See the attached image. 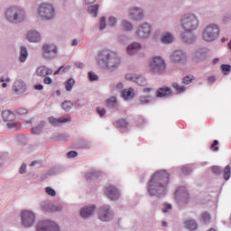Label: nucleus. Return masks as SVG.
Segmentation results:
<instances>
[{"mask_svg":"<svg viewBox=\"0 0 231 231\" xmlns=\"http://www.w3.org/2000/svg\"><path fill=\"white\" fill-rule=\"evenodd\" d=\"M53 174H56L55 169L49 170L46 173L42 175V180H46L48 176H53Z\"/></svg>","mask_w":231,"mask_h":231,"instance_id":"obj_52","label":"nucleus"},{"mask_svg":"<svg viewBox=\"0 0 231 231\" xmlns=\"http://www.w3.org/2000/svg\"><path fill=\"white\" fill-rule=\"evenodd\" d=\"M98 8H100L98 5L89 6L88 9V14L92 15V17H97V15H98Z\"/></svg>","mask_w":231,"mask_h":231,"instance_id":"obj_37","label":"nucleus"},{"mask_svg":"<svg viewBox=\"0 0 231 231\" xmlns=\"http://www.w3.org/2000/svg\"><path fill=\"white\" fill-rule=\"evenodd\" d=\"M150 71L155 75H162L167 69L165 60L160 56H155L150 60Z\"/></svg>","mask_w":231,"mask_h":231,"instance_id":"obj_9","label":"nucleus"},{"mask_svg":"<svg viewBox=\"0 0 231 231\" xmlns=\"http://www.w3.org/2000/svg\"><path fill=\"white\" fill-rule=\"evenodd\" d=\"M67 122H71V117H49V123L51 124V125H53L54 127H58V125H60V124H66Z\"/></svg>","mask_w":231,"mask_h":231,"instance_id":"obj_25","label":"nucleus"},{"mask_svg":"<svg viewBox=\"0 0 231 231\" xmlns=\"http://www.w3.org/2000/svg\"><path fill=\"white\" fill-rule=\"evenodd\" d=\"M193 81H194V77L192 76H185L182 79V84H185L186 86H189V84H192Z\"/></svg>","mask_w":231,"mask_h":231,"instance_id":"obj_48","label":"nucleus"},{"mask_svg":"<svg viewBox=\"0 0 231 231\" xmlns=\"http://www.w3.org/2000/svg\"><path fill=\"white\" fill-rule=\"evenodd\" d=\"M211 171H212L213 174H217V175L221 174V167H219V166H213L211 168Z\"/></svg>","mask_w":231,"mask_h":231,"instance_id":"obj_56","label":"nucleus"},{"mask_svg":"<svg viewBox=\"0 0 231 231\" xmlns=\"http://www.w3.org/2000/svg\"><path fill=\"white\" fill-rule=\"evenodd\" d=\"M106 105L108 107H115V106H116V97H112L106 99Z\"/></svg>","mask_w":231,"mask_h":231,"instance_id":"obj_49","label":"nucleus"},{"mask_svg":"<svg viewBox=\"0 0 231 231\" xmlns=\"http://www.w3.org/2000/svg\"><path fill=\"white\" fill-rule=\"evenodd\" d=\"M187 59H189L187 52L180 49L173 51L170 55V60L172 64H187Z\"/></svg>","mask_w":231,"mask_h":231,"instance_id":"obj_12","label":"nucleus"},{"mask_svg":"<svg viewBox=\"0 0 231 231\" xmlns=\"http://www.w3.org/2000/svg\"><path fill=\"white\" fill-rule=\"evenodd\" d=\"M60 69L61 71H63V73H68V71L71 69V66L70 65L61 66Z\"/></svg>","mask_w":231,"mask_h":231,"instance_id":"obj_62","label":"nucleus"},{"mask_svg":"<svg viewBox=\"0 0 231 231\" xmlns=\"http://www.w3.org/2000/svg\"><path fill=\"white\" fill-rule=\"evenodd\" d=\"M128 15L133 21H137L138 23L143 21V17H145L143 9L137 6L130 7L128 9Z\"/></svg>","mask_w":231,"mask_h":231,"instance_id":"obj_14","label":"nucleus"},{"mask_svg":"<svg viewBox=\"0 0 231 231\" xmlns=\"http://www.w3.org/2000/svg\"><path fill=\"white\" fill-rule=\"evenodd\" d=\"M97 218L102 223H109V221H113L115 219V211L113 208L109 205H103L98 208L97 210Z\"/></svg>","mask_w":231,"mask_h":231,"instance_id":"obj_10","label":"nucleus"},{"mask_svg":"<svg viewBox=\"0 0 231 231\" xmlns=\"http://www.w3.org/2000/svg\"><path fill=\"white\" fill-rule=\"evenodd\" d=\"M64 207L62 204L56 202V203H51V214L55 212H62Z\"/></svg>","mask_w":231,"mask_h":231,"instance_id":"obj_33","label":"nucleus"},{"mask_svg":"<svg viewBox=\"0 0 231 231\" xmlns=\"http://www.w3.org/2000/svg\"><path fill=\"white\" fill-rule=\"evenodd\" d=\"M2 119L4 122H14L15 120V114L10 110H5L2 112Z\"/></svg>","mask_w":231,"mask_h":231,"instance_id":"obj_28","label":"nucleus"},{"mask_svg":"<svg viewBox=\"0 0 231 231\" xmlns=\"http://www.w3.org/2000/svg\"><path fill=\"white\" fill-rule=\"evenodd\" d=\"M74 66H76L78 68V69H84V63L80 62V61H77Z\"/></svg>","mask_w":231,"mask_h":231,"instance_id":"obj_64","label":"nucleus"},{"mask_svg":"<svg viewBox=\"0 0 231 231\" xmlns=\"http://www.w3.org/2000/svg\"><path fill=\"white\" fill-rule=\"evenodd\" d=\"M13 91L14 95H23L26 91V83L21 79L14 81L13 85Z\"/></svg>","mask_w":231,"mask_h":231,"instance_id":"obj_21","label":"nucleus"},{"mask_svg":"<svg viewBox=\"0 0 231 231\" xmlns=\"http://www.w3.org/2000/svg\"><path fill=\"white\" fill-rule=\"evenodd\" d=\"M117 124L120 125L122 129H125L127 127V121L124 119H120L119 121H117Z\"/></svg>","mask_w":231,"mask_h":231,"instance_id":"obj_57","label":"nucleus"},{"mask_svg":"<svg viewBox=\"0 0 231 231\" xmlns=\"http://www.w3.org/2000/svg\"><path fill=\"white\" fill-rule=\"evenodd\" d=\"M54 140L57 142H68L69 140V135L68 134H59L54 135Z\"/></svg>","mask_w":231,"mask_h":231,"instance_id":"obj_39","label":"nucleus"},{"mask_svg":"<svg viewBox=\"0 0 231 231\" xmlns=\"http://www.w3.org/2000/svg\"><path fill=\"white\" fill-rule=\"evenodd\" d=\"M20 174H26V163L22 164L19 169Z\"/></svg>","mask_w":231,"mask_h":231,"instance_id":"obj_63","label":"nucleus"},{"mask_svg":"<svg viewBox=\"0 0 231 231\" xmlns=\"http://www.w3.org/2000/svg\"><path fill=\"white\" fill-rule=\"evenodd\" d=\"M219 26L210 23L202 32V39L205 42H214L219 37Z\"/></svg>","mask_w":231,"mask_h":231,"instance_id":"obj_6","label":"nucleus"},{"mask_svg":"<svg viewBox=\"0 0 231 231\" xmlns=\"http://www.w3.org/2000/svg\"><path fill=\"white\" fill-rule=\"evenodd\" d=\"M221 71L223 73V75H230V71H231V66L228 64H223L221 65Z\"/></svg>","mask_w":231,"mask_h":231,"instance_id":"obj_46","label":"nucleus"},{"mask_svg":"<svg viewBox=\"0 0 231 231\" xmlns=\"http://www.w3.org/2000/svg\"><path fill=\"white\" fill-rule=\"evenodd\" d=\"M122 26L125 32H131L133 30V23H131L129 21L124 20L122 22Z\"/></svg>","mask_w":231,"mask_h":231,"instance_id":"obj_45","label":"nucleus"},{"mask_svg":"<svg viewBox=\"0 0 231 231\" xmlns=\"http://www.w3.org/2000/svg\"><path fill=\"white\" fill-rule=\"evenodd\" d=\"M161 41L163 44H172V42H174V34L171 32H165L162 34Z\"/></svg>","mask_w":231,"mask_h":231,"instance_id":"obj_29","label":"nucleus"},{"mask_svg":"<svg viewBox=\"0 0 231 231\" xmlns=\"http://www.w3.org/2000/svg\"><path fill=\"white\" fill-rule=\"evenodd\" d=\"M106 17L102 16L99 21V30L102 32L103 30H106Z\"/></svg>","mask_w":231,"mask_h":231,"instance_id":"obj_54","label":"nucleus"},{"mask_svg":"<svg viewBox=\"0 0 231 231\" xmlns=\"http://www.w3.org/2000/svg\"><path fill=\"white\" fill-rule=\"evenodd\" d=\"M122 97L125 100H129V98H133L134 97V89L128 88L122 91Z\"/></svg>","mask_w":231,"mask_h":231,"instance_id":"obj_32","label":"nucleus"},{"mask_svg":"<svg viewBox=\"0 0 231 231\" xmlns=\"http://www.w3.org/2000/svg\"><path fill=\"white\" fill-rule=\"evenodd\" d=\"M180 25L183 32H196L199 27V18L194 13H186L181 16Z\"/></svg>","mask_w":231,"mask_h":231,"instance_id":"obj_4","label":"nucleus"},{"mask_svg":"<svg viewBox=\"0 0 231 231\" xmlns=\"http://www.w3.org/2000/svg\"><path fill=\"white\" fill-rule=\"evenodd\" d=\"M5 18L10 24H21L28 19V14L22 6L11 5L5 10Z\"/></svg>","mask_w":231,"mask_h":231,"instance_id":"obj_3","label":"nucleus"},{"mask_svg":"<svg viewBox=\"0 0 231 231\" xmlns=\"http://www.w3.org/2000/svg\"><path fill=\"white\" fill-rule=\"evenodd\" d=\"M46 125L44 121H42L37 126L32 128V134H41L42 128Z\"/></svg>","mask_w":231,"mask_h":231,"instance_id":"obj_35","label":"nucleus"},{"mask_svg":"<svg viewBox=\"0 0 231 231\" xmlns=\"http://www.w3.org/2000/svg\"><path fill=\"white\" fill-rule=\"evenodd\" d=\"M125 79L130 80V82H135L138 86H146L147 85V79L143 76H138L135 74H126Z\"/></svg>","mask_w":231,"mask_h":231,"instance_id":"obj_18","label":"nucleus"},{"mask_svg":"<svg viewBox=\"0 0 231 231\" xmlns=\"http://www.w3.org/2000/svg\"><path fill=\"white\" fill-rule=\"evenodd\" d=\"M61 107L64 111H70L71 108L73 107V102H71L70 100H67V101H64L62 104H61Z\"/></svg>","mask_w":231,"mask_h":231,"instance_id":"obj_43","label":"nucleus"},{"mask_svg":"<svg viewBox=\"0 0 231 231\" xmlns=\"http://www.w3.org/2000/svg\"><path fill=\"white\" fill-rule=\"evenodd\" d=\"M36 231H61V230L59 223L53 220L46 219V220H42L38 223L36 226Z\"/></svg>","mask_w":231,"mask_h":231,"instance_id":"obj_11","label":"nucleus"},{"mask_svg":"<svg viewBox=\"0 0 231 231\" xmlns=\"http://www.w3.org/2000/svg\"><path fill=\"white\" fill-rule=\"evenodd\" d=\"M75 79L73 78L69 79L67 81H65V89L69 93L73 91V87L75 86Z\"/></svg>","mask_w":231,"mask_h":231,"instance_id":"obj_36","label":"nucleus"},{"mask_svg":"<svg viewBox=\"0 0 231 231\" xmlns=\"http://www.w3.org/2000/svg\"><path fill=\"white\" fill-rule=\"evenodd\" d=\"M88 79L91 82L95 81V80H98V76L97 74H95V72H88Z\"/></svg>","mask_w":231,"mask_h":231,"instance_id":"obj_55","label":"nucleus"},{"mask_svg":"<svg viewBox=\"0 0 231 231\" xmlns=\"http://www.w3.org/2000/svg\"><path fill=\"white\" fill-rule=\"evenodd\" d=\"M194 32L195 31H184L180 33V37L184 44H194V42H196L198 37Z\"/></svg>","mask_w":231,"mask_h":231,"instance_id":"obj_17","label":"nucleus"},{"mask_svg":"<svg viewBox=\"0 0 231 231\" xmlns=\"http://www.w3.org/2000/svg\"><path fill=\"white\" fill-rule=\"evenodd\" d=\"M27 59H28V49L26 48V46H22L20 48L19 60L20 62H26Z\"/></svg>","mask_w":231,"mask_h":231,"instance_id":"obj_30","label":"nucleus"},{"mask_svg":"<svg viewBox=\"0 0 231 231\" xmlns=\"http://www.w3.org/2000/svg\"><path fill=\"white\" fill-rule=\"evenodd\" d=\"M152 35V25L151 23L144 22L140 23L135 31V37L138 41H147Z\"/></svg>","mask_w":231,"mask_h":231,"instance_id":"obj_7","label":"nucleus"},{"mask_svg":"<svg viewBox=\"0 0 231 231\" xmlns=\"http://www.w3.org/2000/svg\"><path fill=\"white\" fill-rule=\"evenodd\" d=\"M97 62L102 69L115 71V69L120 68V64H122V56H120V53L116 51L104 49L98 52Z\"/></svg>","mask_w":231,"mask_h":231,"instance_id":"obj_2","label":"nucleus"},{"mask_svg":"<svg viewBox=\"0 0 231 231\" xmlns=\"http://www.w3.org/2000/svg\"><path fill=\"white\" fill-rule=\"evenodd\" d=\"M185 226L186 228H188V230L193 231V230H197L198 229V222H196V220H187L185 222Z\"/></svg>","mask_w":231,"mask_h":231,"instance_id":"obj_34","label":"nucleus"},{"mask_svg":"<svg viewBox=\"0 0 231 231\" xmlns=\"http://www.w3.org/2000/svg\"><path fill=\"white\" fill-rule=\"evenodd\" d=\"M105 194L111 201H116L120 199V190L113 185L105 188Z\"/></svg>","mask_w":231,"mask_h":231,"instance_id":"obj_16","label":"nucleus"},{"mask_svg":"<svg viewBox=\"0 0 231 231\" xmlns=\"http://www.w3.org/2000/svg\"><path fill=\"white\" fill-rule=\"evenodd\" d=\"M26 39L29 42H41L42 37L41 36V32L37 30H30L26 33Z\"/></svg>","mask_w":231,"mask_h":231,"instance_id":"obj_22","label":"nucleus"},{"mask_svg":"<svg viewBox=\"0 0 231 231\" xmlns=\"http://www.w3.org/2000/svg\"><path fill=\"white\" fill-rule=\"evenodd\" d=\"M210 219H211L210 213L208 212L202 213L200 221L204 223V225L210 223Z\"/></svg>","mask_w":231,"mask_h":231,"instance_id":"obj_44","label":"nucleus"},{"mask_svg":"<svg viewBox=\"0 0 231 231\" xmlns=\"http://www.w3.org/2000/svg\"><path fill=\"white\" fill-rule=\"evenodd\" d=\"M6 126L8 127V129H14V131H19V129H21V124L14 121H9L6 124Z\"/></svg>","mask_w":231,"mask_h":231,"instance_id":"obj_42","label":"nucleus"},{"mask_svg":"<svg viewBox=\"0 0 231 231\" xmlns=\"http://www.w3.org/2000/svg\"><path fill=\"white\" fill-rule=\"evenodd\" d=\"M53 69L42 65L36 69V75L37 77H41L42 79H44V77H48V75H52Z\"/></svg>","mask_w":231,"mask_h":231,"instance_id":"obj_24","label":"nucleus"},{"mask_svg":"<svg viewBox=\"0 0 231 231\" xmlns=\"http://www.w3.org/2000/svg\"><path fill=\"white\" fill-rule=\"evenodd\" d=\"M162 210L163 214H167V212H169V210H172V204L164 203Z\"/></svg>","mask_w":231,"mask_h":231,"instance_id":"obj_51","label":"nucleus"},{"mask_svg":"<svg viewBox=\"0 0 231 231\" xmlns=\"http://www.w3.org/2000/svg\"><path fill=\"white\" fill-rule=\"evenodd\" d=\"M169 190V173L166 171L155 172L148 182V194L155 198H163Z\"/></svg>","mask_w":231,"mask_h":231,"instance_id":"obj_1","label":"nucleus"},{"mask_svg":"<svg viewBox=\"0 0 231 231\" xmlns=\"http://www.w3.org/2000/svg\"><path fill=\"white\" fill-rule=\"evenodd\" d=\"M68 158H77L79 156V153H77L76 151H70L67 153Z\"/></svg>","mask_w":231,"mask_h":231,"instance_id":"obj_61","label":"nucleus"},{"mask_svg":"<svg viewBox=\"0 0 231 231\" xmlns=\"http://www.w3.org/2000/svg\"><path fill=\"white\" fill-rule=\"evenodd\" d=\"M208 57V48H200L194 51L192 56L193 62H203L207 60Z\"/></svg>","mask_w":231,"mask_h":231,"instance_id":"obj_15","label":"nucleus"},{"mask_svg":"<svg viewBox=\"0 0 231 231\" xmlns=\"http://www.w3.org/2000/svg\"><path fill=\"white\" fill-rule=\"evenodd\" d=\"M140 50H142V44L138 42H134L126 47V53L130 57H133L136 55Z\"/></svg>","mask_w":231,"mask_h":231,"instance_id":"obj_23","label":"nucleus"},{"mask_svg":"<svg viewBox=\"0 0 231 231\" xmlns=\"http://www.w3.org/2000/svg\"><path fill=\"white\" fill-rule=\"evenodd\" d=\"M171 95H172V90L169 87L160 88L156 92L158 98H163V97H169Z\"/></svg>","mask_w":231,"mask_h":231,"instance_id":"obj_27","label":"nucleus"},{"mask_svg":"<svg viewBox=\"0 0 231 231\" xmlns=\"http://www.w3.org/2000/svg\"><path fill=\"white\" fill-rule=\"evenodd\" d=\"M230 176H231V168H230V165H226L223 171V178L224 180H226V181H228L230 180Z\"/></svg>","mask_w":231,"mask_h":231,"instance_id":"obj_41","label":"nucleus"},{"mask_svg":"<svg viewBox=\"0 0 231 231\" xmlns=\"http://www.w3.org/2000/svg\"><path fill=\"white\" fill-rule=\"evenodd\" d=\"M181 172L185 176H189V174H190L192 172V168H190L189 166H184L181 168Z\"/></svg>","mask_w":231,"mask_h":231,"instance_id":"obj_53","label":"nucleus"},{"mask_svg":"<svg viewBox=\"0 0 231 231\" xmlns=\"http://www.w3.org/2000/svg\"><path fill=\"white\" fill-rule=\"evenodd\" d=\"M108 26H116V23H118V19L115 16H110L108 18Z\"/></svg>","mask_w":231,"mask_h":231,"instance_id":"obj_50","label":"nucleus"},{"mask_svg":"<svg viewBox=\"0 0 231 231\" xmlns=\"http://www.w3.org/2000/svg\"><path fill=\"white\" fill-rule=\"evenodd\" d=\"M175 198L179 201H183L184 203H187L189 201V191L187 190V188L180 187L179 189H177L175 192Z\"/></svg>","mask_w":231,"mask_h":231,"instance_id":"obj_19","label":"nucleus"},{"mask_svg":"<svg viewBox=\"0 0 231 231\" xmlns=\"http://www.w3.org/2000/svg\"><path fill=\"white\" fill-rule=\"evenodd\" d=\"M43 79V84H46L47 86H50L53 82V79H51L50 77L45 76Z\"/></svg>","mask_w":231,"mask_h":231,"instance_id":"obj_59","label":"nucleus"},{"mask_svg":"<svg viewBox=\"0 0 231 231\" xmlns=\"http://www.w3.org/2000/svg\"><path fill=\"white\" fill-rule=\"evenodd\" d=\"M45 192L48 196H51V198H55L57 196V191H55L51 187L45 188Z\"/></svg>","mask_w":231,"mask_h":231,"instance_id":"obj_47","label":"nucleus"},{"mask_svg":"<svg viewBox=\"0 0 231 231\" xmlns=\"http://www.w3.org/2000/svg\"><path fill=\"white\" fill-rule=\"evenodd\" d=\"M59 55V47L55 43H43L42 46V57L44 60H54Z\"/></svg>","mask_w":231,"mask_h":231,"instance_id":"obj_8","label":"nucleus"},{"mask_svg":"<svg viewBox=\"0 0 231 231\" xmlns=\"http://www.w3.org/2000/svg\"><path fill=\"white\" fill-rule=\"evenodd\" d=\"M172 88L173 89H175V91H177V93H185V91L187 90V88L183 85H180L178 82H174L172 83Z\"/></svg>","mask_w":231,"mask_h":231,"instance_id":"obj_38","label":"nucleus"},{"mask_svg":"<svg viewBox=\"0 0 231 231\" xmlns=\"http://www.w3.org/2000/svg\"><path fill=\"white\" fill-rule=\"evenodd\" d=\"M97 113L99 115V116H106V108L104 107H97Z\"/></svg>","mask_w":231,"mask_h":231,"instance_id":"obj_58","label":"nucleus"},{"mask_svg":"<svg viewBox=\"0 0 231 231\" xmlns=\"http://www.w3.org/2000/svg\"><path fill=\"white\" fill-rule=\"evenodd\" d=\"M36 17L40 21H53L55 19V7L51 4H40L36 9Z\"/></svg>","mask_w":231,"mask_h":231,"instance_id":"obj_5","label":"nucleus"},{"mask_svg":"<svg viewBox=\"0 0 231 231\" xmlns=\"http://www.w3.org/2000/svg\"><path fill=\"white\" fill-rule=\"evenodd\" d=\"M15 113L17 115H26V113H28V110L26 108H18L15 110Z\"/></svg>","mask_w":231,"mask_h":231,"instance_id":"obj_60","label":"nucleus"},{"mask_svg":"<svg viewBox=\"0 0 231 231\" xmlns=\"http://www.w3.org/2000/svg\"><path fill=\"white\" fill-rule=\"evenodd\" d=\"M21 219L23 226L30 228L35 224V213L30 210L22 211Z\"/></svg>","mask_w":231,"mask_h":231,"instance_id":"obj_13","label":"nucleus"},{"mask_svg":"<svg viewBox=\"0 0 231 231\" xmlns=\"http://www.w3.org/2000/svg\"><path fill=\"white\" fill-rule=\"evenodd\" d=\"M102 174H103L102 171H96L87 173L86 178L87 180H95V178H100Z\"/></svg>","mask_w":231,"mask_h":231,"instance_id":"obj_40","label":"nucleus"},{"mask_svg":"<svg viewBox=\"0 0 231 231\" xmlns=\"http://www.w3.org/2000/svg\"><path fill=\"white\" fill-rule=\"evenodd\" d=\"M95 210H97V206L95 205L85 206L80 209V217L83 219H88L95 214Z\"/></svg>","mask_w":231,"mask_h":231,"instance_id":"obj_20","label":"nucleus"},{"mask_svg":"<svg viewBox=\"0 0 231 231\" xmlns=\"http://www.w3.org/2000/svg\"><path fill=\"white\" fill-rule=\"evenodd\" d=\"M41 209L43 212H47L48 214H51V202L46 200V201H42L40 204Z\"/></svg>","mask_w":231,"mask_h":231,"instance_id":"obj_31","label":"nucleus"},{"mask_svg":"<svg viewBox=\"0 0 231 231\" xmlns=\"http://www.w3.org/2000/svg\"><path fill=\"white\" fill-rule=\"evenodd\" d=\"M152 102H154V97L152 96H140L137 99L139 106H148V104H152Z\"/></svg>","mask_w":231,"mask_h":231,"instance_id":"obj_26","label":"nucleus"}]
</instances>
